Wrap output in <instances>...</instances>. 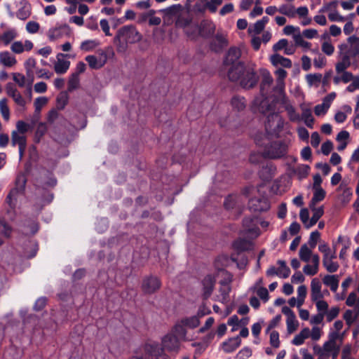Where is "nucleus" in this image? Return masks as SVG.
Wrapping results in <instances>:
<instances>
[{"label": "nucleus", "instance_id": "f257e3e1", "mask_svg": "<svg viewBox=\"0 0 359 359\" xmlns=\"http://www.w3.org/2000/svg\"><path fill=\"white\" fill-rule=\"evenodd\" d=\"M241 53L238 48H231L224 60L226 65L231 67L228 72V76L232 81H237L246 89L253 88L258 81L254 67L250 65H245L238 61Z\"/></svg>", "mask_w": 359, "mask_h": 359}, {"label": "nucleus", "instance_id": "f03ea898", "mask_svg": "<svg viewBox=\"0 0 359 359\" xmlns=\"http://www.w3.org/2000/svg\"><path fill=\"white\" fill-rule=\"evenodd\" d=\"M142 39V34L135 26L125 25L117 31L114 38V43L118 53H125L128 44L138 43Z\"/></svg>", "mask_w": 359, "mask_h": 359}, {"label": "nucleus", "instance_id": "7ed1b4c3", "mask_svg": "<svg viewBox=\"0 0 359 359\" xmlns=\"http://www.w3.org/2000/svg\"><path fill=\"white\" fill-rule=\"evenodd\" d=\"M309 208L312 212V217L309 219V212L307 208H302L299 212V218L304 227L307 229L313 226L324 214V208L323 205L316 206V205L309 204Z\"/></svg>", "mask_w": 359, "mask_h": 359}, {"label": "nucleus", "instance_id": "20e7f679", "mask_svg": "<svg viewBox=\"0 0 359 359\" xmlns=\"http://www.w3.org/2000/svg\"><path fill=\"white\" fill-rule=\"evenodd\" d=\"M339 1L334 0L328 3L324 4L323 6L319 9V13H327L328 18L331 22H342L346 20V18L340 15L337 11L339 6Z\"/></svg>", "mask_w": 359, "mask_h": 359}, {"label": "nucleus", "instance_id": "39448f33", "mask_svg": "<svg viewBox=\"0 0 359 359\" xmlns=\"http://www.w3.org/2000/svg\"><path fill=\"white\" fill-rule=\"evenodd\" d=\"M26 181V177L24 175H18L15 180V187L11 191L6 199L11 208L15 207L18 196L22 194L25 189Z\"/></svg>", "mask_w": 359, "mask_h": 359}, {"label": "nucleus", "instance_id": "423d86ee", "mask_svg": "<svg viewBox=\"0 0 359 359\" xmlns=\"http://www.w3.org/2000/svg\"><path fill=\"white\" fill-rule=\"evenodd\" d=\"M340 54V60L335 65V71L337 74H339L340 72L347 69L351 65V57L352 56L348 53L346 50L348 44L341 43L338 46Z\"/></svg>", "mask_w": 359, "mask_h": 359}, {"label": "nucleus", "instance_id": "0eeeda50", "mask_svg": "<svg viewBox=\"0 0 359 359\" xmlns=\"http://www.w3.org/2000/svg\"><path fill=\"white\" fill-rule=\"evenodd\" d=\"M182 341L173 333L170 332L161 338V346L160 348L168 352L178 353L180 350Z\"/></svg>", "mask_w": 359, "mask_h": 359}, {"label": "nucleus", "instance_id": "6e6552de", "mask_svg": "<svg viewBox=\"0 0 359 359\" xmlns=\"http://www.w3.org/2000/svg\"><path fill=\"white\" fill-rule=\"evenodd\" d=\"M161 286L160 279L157 276L151 275L142 279L141 288L144 294H151L157 292Z\"/></svg>", "mask_w": 359, "mask_h": 359}, {"label": "nucleus", "instance_id": "1a4fd4ad", "mask_svg": "<svg viewBox=\"0 0 359 359\" xmlns=\"http://www.w3.org/2000/svg\"><path fill=\"white\" fill-rule=\"evenodd\" d=\"M71 34V28L66 24L51 27L47 32L48 38L50 41H55L65 36H70Z\"/></svg>", "mask_w": 359, "mask_h": 359}, {"label": "nucleus", "instance_id": "9d476101", "mask_svg": "<svg viewBox=\"0 0 359 359\" xmlns=\"http://www.w3.org/2000/svg\"><path fill=\"white\" fill-rule=\"evenodd\" d=\"M287 145L280 141L273 142L267 149L266 156L270 158H278L285 155Z\"/></svg>", "mask_w": 359, "mask_h": 359}, {"label": "nucleus", "instance_id": "9b49d317", "mask_svg": "<svg viewBox=\"0 0 359 359\" xmlns=\"http://www.w3.org/2000/svg\"><path fill=\"white\" fill-rule=\"evenodd\" d=\"M144 350L151 355V358L155 359H171L170 357L162 348H160L159 344L156 342H149L144 344Z\"/></svg>", "mask_w": 359, "mask_h": 359}, {"label": "nucleus", "instance_id": "f8f14e48", "mask_svg": "<svg viewBox=\"0 0 359 359\" xmlns=\"http://www.w3.org/2000/svg\"><path fill=\"white\" fill-rule=\"evenodd\" d=\"M329 291H322V283L318 278H313L311 282V299L316 302L323 299L325 295H328Z\"/></svg>", "mask_w": 359, "mask_h": 359}, {"label": "nucleus", "instance_id": "ddd939ff", "mask_svg": "<svg viewBox=\"0 0 359 359\" xmlns=\"http://www.w3.org/2000/svg\"><path fill=\"white\" fill-rule=\"evenodd\" d=\"M282 313L286 316V325L288 334L294 332L299 327V322L294 313L287 306L282 308Z\"/></svg>", "mask_w": 359, "mask_h": 359}, {"label": "nucleus", "instance_id": "4468645a", "mask_svg": "<svg viewBox=\"0 0 359 359\" xmlns=\"http://www.w3.org/2000/svg\"><path fill=\"white\" fill-rule=\"evenodd\" d=\"M6 91L7 95L13 98L16 104L22 108H25L28 102L22 97L20 91L17 89L13 83H7L6 86Z\"/></svg>", "mask_w": 359, "mask_h": 359}, {"label": "nucleus", "instance_id": "2eb2a0df", "mask_svg": "<svg viewBox=\"0 0 359 359\" xmlns=\"http://www.w3.org/2000/svg\"><path fill=\"white\" fill-rule=\"evenodd\" d=\"M183 10L181 4H175L160 11L163 13L164 23L170 24L172 22L174 17H178Z\"/></svg>", "mask_w": 359, "mask_h": 359}, {"label": "nucleus", "instance_id": "dca6fc26", "mask_svg": "<svg viewBox=\"0 0 359 359\" xmlns=\"http://www.w3.org/2000/svg\"><path fill=\"white\" fill-rule=\"evenodd\" d=\"M336 93L334 92L330 93L325 96L323 102L320 104H317L314 108V112L316 116H324L330 109L332 102L336 97Z\"/></svg>", "mask_w": 359, "mask_h": 359}, {"label": "nucleus", "instance_id": "f3484780", "mask_svg": "<svg viewBox=\"0 0 359 359\" xmlns=\"http://www.w3.org/2000/svg\"><path fill=\"white\" fill-rule=\"evenodd\" d=\"M68 55L58 53L56 55V61L54 64V70L57 74H62L67 72L70 66V62L67 60Z\"/></svg>", "mask_w": 359, "mask_h": 359}, {"label": "nucleus", "instance_id": "a211bd4d", "mask_svg": "<svg viewBox=\"0 0 359 359\" xmlns=\"http://www.w3.org/2000/svg\"><path fill=\"white\" fill-rule=\"evenodd\" d=\"M36 65V61L33 57H29L24 63L25 69L26 71L27 77H28L29 79V101H30L32 98V90H31V86L34 81V72L33 70L35 69Z\"/></svg>", "mask_w": 359, "mask_h": 359}, {"label": "nucleus", "instance_id": "6ab92c4d", "mask_svg": "<svg viewBox=\"0 0 359 359\" xmlns=\"http://www.w3.org/2000/svg\"><path fill=\"white\" fill-rule=\"evenodd\" d=\"M269 203L266 198H252L249 201V208L253 212H263L269 209Z\"/></svg>", "mask_w": 359, "mask_h": 359}, {"label": "nucleus", "instance_id": "aec40b11", "mask_svg": "<svg viewBox=\"0 0 359 359\" xmlns=\"http://www.w3.org/2000/svg\"><path fill=\"white\" fill-rule=\"evenodd\" d=\"M11 142L13 146L18 145L20 157L22 158L26 148V137L19 132L13 131L11 134Z\"/></svg>", "mask_w": 359, "mask_h": 359}, {"label": "nucleus", "instance_id": "412c9836", "mask_svg": "<svg viewBox=\"0 0 359 359\" xmlns=\"http://www.w3.org/2000/svg\"><path fill=\"white\" fill-rule=\"evenodd\" d=\"M215 278L212 275L206 276L202 280V292L204 298H208L214 289Z\"/></svg>", "mask_w": 359, "mask_h": 359}, {"label": "nucleus", "instance_id": "4be33fe9", "mask_svg": "<svg viewBox=\"0 0 359 359\" xmlns=\"http://www.w3.org/2000/svg\"><path fill=\"white\" fill-rule=\"evenodd\" d=\"M86 60L90 68L95 69H100L107 62V54L104 52H102L99 58L95 55H88L86 57Z\"/></svg>", "mask_w": 359, "mask_h": 359}, {"label": "nucleus", "instance_id": "5701e85b", "mask_svg": "<svg viewBox=\"0 0 359 359\" xmlns=\"http://www.w3.org/2000/svg\"><path fill=\"white\" fill-rule=\"evenodd\" d=\"M283 105L287 112L289 119L292 122H299L301 121V116L296 111L295 108L287 100L284 98L283 100Z\"/></svg>", "mask_w": 359, "mask_h": 359}, {"label": "nucleus", "instance_id": "b1692460", "mask_svg": "<svg viewBox=\"0 0 359 359\" xmlns=\"http://www.w3.org/2000/svg\"><path fill=\"white\" fill-rule=\"evenodd\" d=\"M170 332L173 333L182 341H189L187 336V329L180 320L175 324Z\"/></svg>", "mask_w": 359, "mask_h": 359}, {"label": "nucleus", "instance_id": "393cba45", "mask_svg": "<svg viewBox=\"0 0 359 359\" xmlns=\"http://www.w3.org/2000/svg\"><path fill=\"white\" fill-rule=\"evenodd\" d=\"M311 263V264H307L303 267V272L310 276H315L319 271L320 257L318 255H313Z\"/></svg>", "mask_w": 359, "mask_h": 359}, {"label": "nucleus", "instance_id": "a878e982", "mask_svg": "<svg viewBox=\"0 0 359 359\" xmlns=\"http://www.w3.org/2000/svg\"><path fill=\"white\" fill-rule=\"evenodd\" d=\"M241 344V340L239 337L229 338L224 341L222 344V349L225 353H231L237 349Z\"/></svg>", "mask_w": 359, "mask_h": 359}, {"label": "nucleus", "instance_id": "bb28decb", "mask_svg": "<svg viewBox=\"0 0 359 359\" xmlns=\"http://www.w3.org/2000/svg\"><path fill=\"white\" fill-rule=\"evenodd\" d=\"M300 109L302 110L301 120L304 121L307 127L312 128L314 118L312 116L311 109L306 104H301Z\"/></svg>", "mask_w": 359, "mask_h": 359}, {"label": "nucleus", "instance_id": "cd10ccee", "mask_svg": "<svg viewBox=\"0 0 359 359\" xmlns=\"http://www.w3.org/2000/svg\"><path fill=\"white\" fill-rule=\"evenodd\" d=\"M269 19L268 17L264 16L262 19L257 20L252 25L248 28V33L250 35H257L260 34L265 28L266 24L269 22Z\"/></svg>", "mask_w": 359, "mask_h": 359}, {"label": "nucleus", "instance_id": "c85d7f7f", "mask_svg": "<svg viewBox=\"0 0 359 359\" xmlns=\"http://www.w3.org/2000/svg\"><path fill=\"white\" fill-rule=\"evenodd\" d=\"M0 64L6 67L12 68L17 64L15 57L8 51L0 52Z\"/></svg>", "mask_w": 359, "mask_h": 359}, {"label": "nucleus", "instance_id": "c756f323", "mask_svg": "<svg viewBox=\"0 0 359 359\" xmlns=\"http://www.w3.org/2000/svg\"><path fill=\"white\" fill-rule=\"evenodd\" d=\"M323 283L325 285L329 287L332 292H335L339 287V276L338 275L327 274L323 276Z\"/></svg>", "mask_w": 359, "mask_h": 359}, {"label": "nucleus", "instance_id": "7c9ffc66", "mask_svg": "<svg viewBox=\"0 0 359 359\" xmlns=\"http://www.w3.org/2000/svg\"><path fill=\"white\" fill-rule=\"evenodd\" d=\"M20 7L16 12V16L21 20H25L29 18L32 13L31 5L27 1H21L20 3Z\"/></svg>", "mask_w": 359, "mask_h": 359}, {"label": "nucleus", "instance_id": "2f4dec72", "mask_svg": "<svg viewBox=\"0 0 359 359\" xmlns=\"http://www.w3.org/2000/svg\"><path fill=\"white\" fill-rule=\"evenodd\" d=\"M275 74L276 76V90L278 93H282L285 89L284 81L287 75V72L283 69L279 68L275 72Z\"/></svg>", "mask_w": 359, "mask_h": 359}, {"label": "nucleus", "instance_id": "473e14b6", "mask_svg": "<svg viewBox=\"0 0 359 359\" xmlns=\"http://www.w3.org/2000/svg\"><path fill=\"white\" fill-rule=\"evenodd\" d=\"M352 112V108L348 105L344 104L341 107V110L337 111L334 114V121L338 123H344L347 116Z\"/></svg>", "mask_w": 359, "mask_h": 359}, {"label": "nucleus", "instance_id": "72a5a7b5", "mask_svg": "<svg viewBox=\"0 0 359 359\" xmlns=\"http://www.w3.org/2000/svg\"><path fill=\"white\" fill-rule=\"evenodd\" d=\"M270 61L275 67L282 66L283 67L290 68L292 66V62L290 59L278 54L271 55Z\"/></svg>", "mask_w": 359, "mask_h": 359}, {"label": "nucleus", "instance_id": "f704fd0d", "mask_svg": "<svg viewBox=\"0 0 359 359\" xmlns=\"http://www.w3.org/2000/svg\"><path fill=\"white\" fill-rule=\"evenodd\" d=\"M318 250L323 254V259L329 257H337L336 247L334 245L332 249L327 243L322 242L318 245Z\"/></svg>", "mask_w": 359, "mask_h": 359}, {"label": "nucleus", "instance_id": "c9c22d12", "mask_svg": "<svg viewBox=\"0 0 359 359\" xmlns=\"http://www.w3.org/2000/svg\"><path fill=\"white\" fill-rule=\"evenodd\" d=\"M347 42L350 44V49L346 51L353 57H359V37L355 35L350 36L347 39Z\"/></svg>", "mask_w": 359, "mask_h": 359}, {"label": "nucleus", "instance_id": "e433bc0d", "mask_svg": "<svg viewBox=\"0 0 359 359\" xmlns=\"http://www.w3.org/2000/svg\"><path fill=\"white\" fill-rule=\"evenodd\" d=\"M338 191L341 193L339 196V200L344 204L348 203L353 195L351 189L346 185L341 184L338 188Z\"/></svg>", "mask_w": 359, "mask_h": 359}, {"label": "nucleus", "instance_id": "4c0bfd02", "mask_svg": "<svg viewBox=\"0 0 359 359\" xmlns=\"http://www.w3.org/2000/svg\"><path fill=\"white\" fill-rule=\"evenodd\" d=\"M313 248H309L306 244H304L301 246L299 252V256L302 261L309 263L310 261H313Z\"/></svg>", "mask_w": 359, "mask_h": 359}, {"label": "nucleus", "instance_id": "58836bf2", "mask_svg": "<svg viewBox=\"0 0 359 359\" xmlns=\"http://www.w3.org/2000/svg\"><path fill=\"white\" fill-rule=\"evenodd\" d=\"M359 316V306L346 310L343 316L346 323L350 327Z\"/></svg>", "mask_w": 359, "mask_h": 359}, {"label": "nucleus", "instance_id": "ea45409f", "mask_svg": "<svg viewBox=\"0 0 359 359\" xmlns=\"http://www.w3.org/2000/svg\"><path fill=\"white\" fill-rule=\"evenodd\" d=\"M18 36V32L15 28H9L6 29L1 36L0 41H1L4 45H8L13 40Z\"/></svg>", "mask_w": 359, "mask_h": 359}, {"label": "nucleus", "instance_id": "a19ab883", "mask_svg": "<svg viewBox=\"0 0 359 359\" xmlns=\"http://www.w3.org/2000/svg\"><path fill=\"white\" fill-rule=\"evenodd\" d=\"M337 257H329L323 259V265L326 271L330 273H335L339 268V264L334 261Z\"/></svg>", "mask_w": 359, "mask_h": 359}, {"label": "nucleus", "instance_id": "79ce46f5", "mask_svg": "<svg viewBox=\"0 0 359 359\" xmlns=\"http://www.w3.org/2000/svg\"><path fill=\"white\" fill-rule=\"evenodd\" d=\"M309 327L303 328L300 332L296 334L292 340V344L295 346H301L304 341L309 338Z\"/></svg>", "mask_w": 359, "mask_h": 359}, {"label": "nucleus", "instance_id": "37998d69", "mask_svg": "<svg viewBox=\"0 0 359 359\" xmlns=\"http://www.w3.org/2000/svg\"><path fill=\"white\" fill-rule=\"evenodd\" d=\"M187 329H194L200 325L198 316L184 317L180 320Z\"/></svg>", "mask_w": 359, "mask_h": 359}, {"label": "nucleus", "instance_id": "c03bdc74", "mask_svg": "<svg viewBox=\"0 0 359 359\" xmlns=\"http://www.w3.org/2000/svg\"><path fill=\"white\" fill-rule=\"evenodd\" d=\"M278 267L277 270L278 271V277L280 278H287L290 274V269L287 266L286 262L283 260H278L277 262Z\"/></svg>", "mask_w": 359, "mask_h": 359}, {"label": "nucleus", "instance_id": "a18cd8bd", "mask_svg": "<svg viewBox=\"0 0 359 359\" xmlns=\"http://www.w3.org/2000/svg\"><path fill=\"white\" fill-rule=\"evenodd\" d=\"M339 346L337 344L336 342H333L332 341H327L324 343L321 349L319 350L318 354H322L323 356L326 357V355L336 350Z\"/></svg>", "mask_w": 359, "mask_h": 359}, {"label": "nucleus", "instance_id": "49530a36", "mask_svg": "<svg viewBox=\"0 0 359 359\" xmlns=\"http://www.w3.org/2000/svg\"><path fill=\"white\" fill-rule=\"evenodd\" d=\"M98 46H100V42L97 40H86L81 43L80 48L83 51L88 52L95 49Z\"/></svg>", "mask_w": 359, "mask_h": 359}, {"label": "nucleus", "instance_id": "de8ad7c7", "mask_svg": "<svg viewBox=\"0 0 359 359\" xmlns=\"http://www.w3.org/2000/svg\"><path fill=\"white\" fill-rule=\"evenodd\" d=\"M313 196L309 204L316 205L318 203L322 201L325 197V191L323 188L313 189Z\"/></svg>", "mask_w": 359, "mask_h": 359}, {"label": "nucleus", "instance_id": "09e8293b", "mask_svg": "<svg viewBox=\"0 0 359 359\" xmlns=\"http://www.w3.org/2000/svg\"><path fill=\"white\" fill-rule=\"evenodd\" d=\"M250 243L245 239H238L235 241L233 243V248L238 251H245L250 248Z\"/></svg>", "mask_w": 359, "mask_h": 359}, {"label": "nucleus", "instance_id": "8fccbe9b", "mask_svg": "<svg viewBox=\"0 0 359 359\" xmlns=\"http://www.w3.org/2000/svg\"><path fill=\"white\" fill-rule=\"evenodd\" d=\"M322 74H309L306 76V80L308 85L318 87L321 81Z\"/></svg>", "mask_w": 359, "mask_h": 359}, {"label": "nucleus", "instance_id": "3c124183", "mask_svg": "<svg viewBox=\"0 0 359 359\" xmlns=\"http://www.w3.org/2000/svg\"><path fill=\"white\" fill-rule=\"evenodd\" d=\"M144 344L134 351V354L128 359H152L151 355L144 350Z\"/></svg>", "mask_w": 359, "mask_h": 359}, {"label": "nucleus", "instance_id": "603ef678", "mask_svg": "<svg viewBox=\"0 0 359 359\" xmlns=\"http://www.w3.org/2000/svg\"><path fill=\"white\" fill-rule=\"evenodd\" d=\"M294 41L297 46H300L304 50H309L311 48V43L304 40L301 33H297L294 36Z\"/></svg>", "mask_w": 359, "mask_h": 359}, {"label": "nucleus", "instance_id": "864d4df0", "mask_svg": "<svg viewBox=\"0 0 359 359\" xmlns=\"http://www.w3.org/2000/svg\"><path fill=\"white\" fill-rule=\"evenodd\" d=\"M12 77H13V81L20 88L25 87L27 81V84L29 83L28 77L26 78V76L21 73H18V72L13 73Z\"/></svg>", "mask_w": 359, "mask_h": 359}, {"label": "nucleus", "instance_id": "5fc2aeb1", "mask_svg": "<svg viewBox=\"0 0 359 359\" xmlns=\"http://www.w3.org/2000/svg\"><path fill=\"white\" fill-rule=\"evenodd\" d=\"M307 294V288L304 285H302L297 288V307L300 308L305 300Z\"/></svg>", "mask_w": 359, "mask_h": 359}, {"label": "nucleus", "instance_id": "6e6d98bb", "mask_svg": "<svg viewBox=\"0 0 359 359\" xmlns=\"http://www.w3.org/2000/svg\"><path fill=\"white\" fill-rule=\"evenodd\" d=\"M203 27H207L208 28V32H205L203 30L199 29L197 26L195 27L196 29H197L200 34L205 36L207 34H212L215 32V26L212 21H203L201 25Z\"/></svg>", "mask_w": 359, "mask_h": 359}, {"label": "nucleus", "instance_id": "4d7b16f0", "mask_svg": "<svg viewBox=\"0 0 359 359\" xmlns=\"http://www.w3.org/2000/svg\"><path fill=\"white\" fill-rule=\"evenodd\" d=\"M208 9L206 0H198L193 7V12L196 14H202Z\"/></svg>", "mask_w": 359, "mask_h": 359}, {"label": "nucleus", "instance_id": "13d9d810", "mask_svg": "<svg viewBox=\"0 0 359 359\" xmlns=\"http://www.w3.org/2000/svg\"><path fill=\"white\" fill-rule=\"evenodd\" d=\"M310 170V167L307 165H299L294 169V173L298 176L299 179L306 177Z\"/></svg>", "mask_w": 359, "mask_h": 359}, {"label": "nucleus", "instance_id": "bf43d9fd", "mask_svg": "<svg viewBox=\"0 0 359 359\" xmlns=\"http://www.w3.org/2000/svg\"><path fill=\"white\" fill-rule=\"evenodd\" d=\"M232 107L238 111L243 110L245 107V102L244 97L236 96L231 100Z\"/></svg>", "mask_w": 359, "mask_h": 359}, {"label": "nucleus", "instance_id": "052dcab7", "mask_svg": "<svg viewBox=\"0 0 359 359\" xmlns=\"http://www.w3.org/2000/svg\"><path fill=\"white\" fill-rule=\"evenodd\" d=\"M48 99L46 97L41 96L36 97L34 102L35 111L39 113L41 109L47 104Z\"/></svg>", "mask_w": 359, "mask_h": 359}, {"label": "nucleus", "instance_id": "680f3d73", "mask_svg": "<svg viewBox=\"0 0 359 359\" xmlns=\"http://www.w3.org/2000/svg\"><path fill=\"white\" fill-rule=\"evenodd\" d=\"M254 104L257 107L258 110L263 114L267 113L270 110L266 99L260 101L259 99L257 98L255 100Z\"/></svg>", "mask_w": 359, "mask_h": 359}, {"label": "nucleus", "instance_id": "e2e57ef3", "mask_svg": "<svg viewBox=\"0 0 359 359\" xmlns=\"http://www.w3.org/2000/svg\"><path fill=\"white\" fill-rule=\"evenodd\" d=\"M321 50L327 56L332 55L334 52V46L330 41H325L322 42Z\"/></svg>", "mask_w": 359, "mask_h": 359}, {"label": "nucleus", "instance_id": "0e129e2a", "mask_svg": "<svg viewBox=\"0 0 359 359\" xmlns=\"http://www.w3.org/2000/svg\"><path fill=\"white\" fill-rule=\"evenodd\" d=\"M278 12L289 17H293L295 14L294 8L292 6L282 4L278 8Z\"/></svg>", "mask_w": 359, "mask_h": 359}, {"label": "nucleus", "instance_id": "69168bd1", "mask_svg": "<svg viewBox=\"0 0 359 359\" xmlns=\"http://www.w3.org/2000/svg\"><path fill=\"white\" fill-rule=\"evenodd\" d=\"M79 83L80 79L78 74H72L68 81V90L72 91L74 89H76L79 86Z\"/></svg>", "mask_w": 359, "mask_h": 359}, {"label": "nucleus", "instance_id": "338daca9", "mask_svg": "<svg viewBox=\"0 0 359 359\" xmlns=\"http://www.w3.org/2000/svg\"><path fill=\"white\" fill-rule=\"evenodd\" d=\"M309 337H311L313 341H318L323 334V331L320 327L313 326L311 330L309 328Z\"/></svg>", "mask_w": 359, "mask_h": 359}, {"label": "nucleus", "instance_id": "774afa93", "mask_svg": "<svg viewBox=\"0 0 359 359\" xmlns=\"http://www.w3.org/2000/svg\"><path fill=\"white\" fill-rule=\"evenodd\" d=\"M346 304L348 306H352L355 308L356 306H359V298L355 292H351L346 301Z\"/></svg>", "mask_w": 359, "mask_h": 359}]
</instances>
